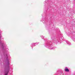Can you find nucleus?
Instances as JSON below:
<instances>
[{
	"instance_id": "f257e3e1",
	"label": "nucleus",
	"mask_w": 75,
	"mask_h": 75,
	"mask_svg": "<svg viewBox=\"0 0 75 75\" xmlns=\"http://www.w3.org/2000/svg\"><path fill=\"white\" fill-rule=\"evenodd\" d=\"M1 31L0 30V43L1 46L2 48V51L4 53V59L6 60L7 61V65L8 66V68L6 67L4 68L5 75H7L8 73L9 72V71H10V62L8 60V58L10 57V54H9L8 51L7 50H8V48L4 47V46L3 45L4 41L3 40H1L0 39L1 37Z\"/></svg>"
},
{
	"instance_id": "f03ea898",
	"label": "nucleus",
	"mask_w": 75,
	"mask_h": 75,
	"mask_svg": "<svg viewBox=\"0 0 75 75\" xmlns=\"http://www.w3.org/2000/svg\"><path fill=\"white\" fill-rule=\"evenodd\" d=\"M45 47H47L50 50H54L56 48V47H53L52 45L50 44H49L48 43L46 44L45 45Z\"/></svg>"
},
{
	"instance_id": "7ed1b4c3",
	"label": "nucleus",
	"mask_w": 75,
	"mask_h": 75,
	"mask_svg": "<svg viewBox=\"0 0 75 75\" xmlns=\"http://www.w3.org/2000/svg\"><path fill=\"white\" fill-rule=\"evenodd\" d=\"M61 40H62V38H59L56 41H54V42L57 44V43H58L59 42V44H61Z\"/></svg>"
},
{
	"instance_id": "20e7f679",
	"label": "nucleus",
	"mask_w": 75,
	"mask_h": 75,
	"mask_svg": "<svg viewBox=\"0 0 75 75\" xmlns=\"http://www.w3.org/2000/svg\"><path fill=\"white\" fill-rule=\"evenodd\" d=\"M38 44V43H33L31 44V47H34V46H35V44Z\"/></svg>"
},
{
	"instance_id": "39448f33",
	"label": "nucleus",
	"mask_w": 75,
	"mask_h": 75,
	"mask_svg": "<svg viewBox=\"0 0 75 75\" xmlns=\"http://www.w3.org/2000/svg\"><path fill=\"white\" fill-rule=\"evenodd\" d=\"M64 71L66 72H69V69H68V68H67V67L65 68Z\"/></svg>"
},
{
	"instance_id": "423d86ee",
	"label": "nucleus",
	"mask_w": 75,
	"mask_h": 75,
	"mask_svg": "<svg viewBox=\"0 0 75 75\" xmlns=\"http://www.w3.org/2000/svg\"><path fill=\"white\" fill-rule=\"evenodd\" d=\"M66 42L67 43V44H68V45H71V43H70V42L68 41H66Z\"/></svg>"
},
{
	"instance_id": "0eeeda50",
	"label": "nucleus",
	"mask_w": 75,
	"mask_h": 75,
	"mask_svg": "<svg viewBox=\"0 0 75 75\" xmlns=\"http://www.w3.org/2000/svg\"><path fill=\"white\" fill-rule=\"evenodd\" d=\"M40 37H42V39H43V38H44V37H43V35H42L40 36Z\"/></svg>"
},
{
	"instance_id": "6e6552de",
	"label": "nucleus",
	"mask_w": 75,
	"mask_h": 75,
	"mask_svg": "<svg viewBox=\"0 0 75 75\" xmlns=\"http://www.w3.org/2000/svg\"><path fill=\"white\" fill-rule=\"evenodd\" d=\"M51 4H52L51 3H50L49 4V6H50L51 5Z\"/></svg>"
},
{
	"instance_id": "1a4fd4ad",
	"label": "nucleus",
	"mask_w": 75,
	"mask_h": 75,
	"mask_svg": "<svg viewBox=\"0 0 75 75\" xmlns=\"http://www.w3.org/2000/svg\"><path fill=\"white\" fill-rule=\"evenodd\" d=\"M44 3H45V4H47V2H44Z\"/></svg>"
},
{
	"instance_id": "9d476101",
	"label": "nucleus",
	"mask_w": 75,
	"mask_h": 75,
	"mask_svg": "<svg viewBox=\"0 0 75 75\" xmlns=\"http://www.w3.org/2000/svg\"><path fill=\"white\" fill-rule=\"evenodd\" d=\"M74 1H75V0H74Z\"/></svg>"
}]
</instances>
